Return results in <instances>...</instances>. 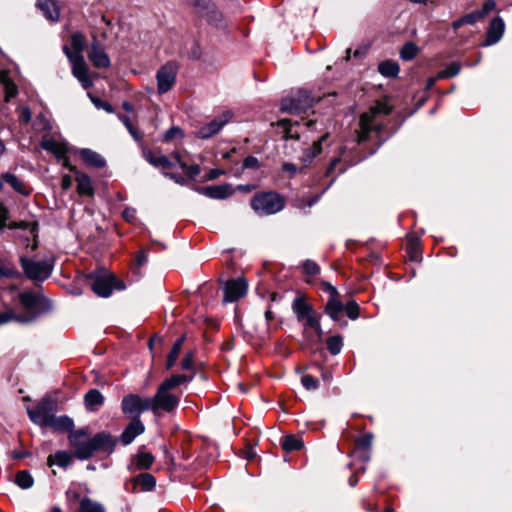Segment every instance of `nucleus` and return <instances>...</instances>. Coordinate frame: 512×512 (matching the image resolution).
<instances>
[{
	"label": "nucleus",
	"instance_id": "5",
	"mask_svg": "<svg viewBox=\"0 0 512 512\" xmlns=\"http://www.w3.org/2000/svg\"><path fill=\"white\" fill-rule=\"evenodd\" d=\"M22 268V276L35 282L42 283L47 280L53 271L54 262L34 260L28 256H21L19 259Z\"/></svg>",
	"mask_w": 512,
	"mask_h": 512
},
{
	"label": "nucleus",
	"instance_id": "35",
	"mask_svg": "<svg viewBox=\"0 0 512 512\" xmlns=\"http://www.w3.org/2000/svg\"><path fill=\"white\" fill-rule=\"evenodd\" d=\"M78 512H105L104 506L88 497L80 500Z\"/></svg>",
	"mask_w": 512,
	"mask_h": 512
},
{
	"label": "nucleus",
	"instance_id": "14",
	"mask_svg": "<svg viewBox=\"0 0 512 512\" xmlns=\"http://www.w3.org/2000/svg\"><path fill=\"white\" fill-rule=\"evenodd\" d=\"M88 58L93 66L98 69L108 68L111 65L109 56L104 51L103 46L96 39H94L91 44L90 50L88 52Z\"/></svg>",
	"mask_w": 512,
	"mask_h": 512
},
{
	"label": "nucleus",
	"instance_id": "7",
	"mask_svg": "<svg viewBox=\"0 0 512 512\" xmlns=\"http://www.w3.org/2000/svg\"><path fill=\"white\" fill-rule=\"evenodd\" d=\"M315 102L310 91L299 89L295 95L282 99L280 109L282 112L297 115L306 112Z\"/></svg>",
	"mask_w": 512,
	"mask_h": 512
},
{
	"label": "nucleus",
	"instance_id": "16",
	"mask_svg": "<svg viewBox=\"0 0 512 512\" xmlns=\"http://www.w3.org/2000/svg\"><path fill=\"white\" fill-rule=\"evenodd\" d=\"M229 113L223 114L222 116L215 118L208 124L202 126L197 131V136L202 139H208L219 132V130L228 122Z\"/></svg>",
	"mask_w": 512,
	"mask_h": 512
},
{
	"label": "nucleus",
	"instance_id": "8",
	"mask_svg": "<svg viewBox=\"0 0 512 512\" xmlns=\"http://www.w3.org/2000/svg\"><path fill=\"white\" fill-rule=\"evenodd\" d=\"M285 200L281 194H255L251 207L259 215H270L284 207Z\"/></svg>",
	"mask_w": 512,
	"mask_h": 512
},
{
	"label": "nucleus",
	"instance_id": "18",
	"mask_svg": "<svg viewBox=\"0 0 512 512\" xmlns=\"http://www.w3.org/2000/svg\"><path fill=\"white\" fill-rule=\"evenodd\" d=\"M77 154L87 166L97 169H101L106 166L105 158L101 154L89 148L78 149Z\"/></svg>",
	"mask_w": 512,
	"mask_h": 512
},
{
	"label": "nucleus",
	"instance_id": "21",
	"mask_svg": "<svg viewBox=\"0 0 512 512\" xmlns=\"http://www.w3.org/2000/svg\"><path fill=\"white\" fill-rule=\"evenodd\" d=\"M292 310L298 321H303L306 316L314 312V308L309 304L304 296L298 295L292 303Z\"/></svg>",
	"mask_w": 512,
	"mask_h": 512
},
{
	"label": "nucleus",
	"instance_id": "29",
	"mask_svg": "<svg viewBox=\"0 0 512 512\" xmlns=\"http://www.w3.org/2000/svg\"><path fill=\"white\" fill-rule=\"evenodd\" d=\"M41 147L46 151L53 153L57 158H65V154L67 153V147L65 144L57 142L54 139H43L41 142Z\"/></svg>",
	"mask_w": 512,
	"mask_h": 512
},
{
	"label": "nucleus",
	"instance_id": "37",
	"mask_svg": "<svg viewBox=\"0 0 512 512\" xmlns=\"http://www.w3.org/2000/svg\"><path fill=\"white\" fill-rule=\"evenodd\" d=\"M406 252L409 255L410 260L412 261H420L421 260V248L419 239L416 237H412L408 240L406 246Z\"/></svg>",
	"mask_w": 512,
	"mask_h": 512
},
{
	"label": "nucleus",
	"instance_id": "51",
	"mask_svg": "<svg viewBox=\"0 0 512 512\" xmlns=\"http://www.w3.org/2000/svg\"><path fill=\"white\" fill-rule=\"evenodd\" d=\"M304 326L311 329H319L320 316L314 311L304 318Z\"/></svg>",
	"mask_w": 512,
	"mask_h": 512
},
{
	"label": "nucleus",
	"instance_id": "36",
	"mask_svg": "<svg viewBox=\"0 0 512 512\" xmlns=\"http://www.w3.org/2000/svg\"><path fill=\"white\" fill-rule=\"evenodd\" d=\"M185 380L186 378L184 376L173 374L169 378H166L158 387L165 391L172 392V390L184 384Z\"/></svg>",
	"mask_w": 512,
	"mask_h": 512
},
{
	"label": "nucleus",
	"instance_id": "27",
	"mask_svg": "<svg viewBox=\"0 0 512 512\" xmlns=\"http://www.w3.org/2000/svg\"><path fill=\"white\" fill-rule=\"evenodd\" d=\"M6 183L15 192H24L27 189L26 184L12 173H4L0 178V191L3 189V185Z\"/></svg>",
	"mask_w": 512,
	"mask_h": 512
},
{
	"label": "nucleus",
	"instance_id": "60",
	"mask_svg": "<svg viewBox=\"0 0 512 512\" xmlns=\"http://www.w3.org/2000/svg\"><path fill=\"white\" fill-rule=\"evenodd\" d=\"M232 190V186L231 185H228V184H225V185H214V186H209L205 189L204 192H217V193H220V192H231Z\"/></svg>",
	"mask_w": 512,
	"mask_h": 512
},
{
	"label": "nucleus",
	"instance_id": "22",
	"mask_svg": "<svg viewBox=\"0 0 512 512\" xmlns=\"http://www.w3.org/2000/svg\"><path fill=\"white\" fill-rule=\"evenodd\" d=\"M374 119L367 115L365 112L359 118V130L357 131V142L362 143L369 139L371 132H373Z\"/></svg>",
	"mask_w": 512,
	"mask_h": 512
},
{
	"label": "nucleus",
	"instance_id": "63",
	"mask_svg": "<svg viewBox=\"0 0 512 512\" xmlns=\"http://www.w3.org/2000/svg\"><path fill=\"white\" fill-rule=\"evenodd\" d=\"M259 165V161L254 156H248L244 159L243 167L244 168H256Z\"/></svg>",
	"mask_w": 512,
	"mask_h": 512
},
{
	"label": "nucleus",
	"instance_id": "25",
	"mask_svg": "<svg viewBox=\"0 0 512 512\" xmlns=\"http://www.w3.org/2000/svg\"><path fill=\"white\" fill-rule=\"evenodd\" d=\"M9 220V210L6 206H4L2 203H0V230H3L5 228H8L10 230L14 229H27L29 224L25 222H15Z\"/></svg>",
	"mask_w": 512,
	"mask_h": 512
},
{
	"label": "nucleus",
	"instance_id": "54",
	"mask_svg": "<svg viewBox=\"0 0 512 512\" xmlns=\"http://www.w3.org/2000/svg\"><path fill=\"white\" fill-rule=\"evenodd\" d=\"M320 288L323 292H325L329 295L328 299H332V298L340 296V293L338 292L336 287L327 281H321Z\"/></svg>",
	"mask_w": 512,
	"mask_h": 512
},
{
	"label": "nucleus",
	"instance_id": "32",
	"mask_svg": "<svg viewBox=\"0 0 512 512\" xmlns=\"http://www.w3.org/2000/svg\"><path fill=\"white\" fill-rule=\"evenodd\" d=\"M328 137V133L324 134L319 140L315 141L311 148L307 149L302 157L303 167H306L322 150V142Z\"/></svg>",
	"mask_w": 512,
	"mask_h": 512
},
{
	"label": "nucleus",
	"instance_id": "58",
	"mask_svg": "<svg viewBox=\"0 0 512 512\" xmlns=\"http://www.w3.org/2000/svg\"><path fill=\"white\" fill-rule=\"evenodd\" d=\"M190 3L199 12L208 11L212 5L211 0H190Z\"/></svg>",
	"mask_w": 512,
	"mask_h": 512
},
{
	"label": "nucleus",
	"instance_id": "48",
	"mask_svg": "<svg viewBox=\"0 0 512 512\" xmlns=\"http://www.w3.org/2000/svg\"><path fill=\"white\" fill-rule=\"evenodd\" d=\"M184 137V132L180 127L173 126L164 134L163 140L166 142L172 141L174 139H182Z\"/></svg>",
	"mask_w": 512,
	"mask_h": 512
},
{
	"label": "nucleus",
	"instance_id": "9",
	"mask_svg": "<svg viewBox=\"0 0 512 512\" xmlns=\"http://www.w3.org/2000/svg\"><path fill=\"white\" fill-rule=\"evenodd\" d=\"M151 411L156 415L159 411L174 413L180 404V396L173 392L157 388L153 397H148Z\"/></svg>",
	"mask_w": 512,
	"mask_h": 512
},
{
	"label": "nucleus",
	"instance_id": "6",
	"mask_svg": "<svg viewBox=\"0 0 512 512\" xmlns=\"http://www.w3.org/2000/svg\"><path fill=\"white\" fill-rule=\"evenodd\" d=\"M56 410V399L46 395L37 402L35 408H27V414L34 424L40 427H46V424L49 422L50 418L54 416Z\"/></svg>",
	"mask_w": 512,
	"mask_h": 512
},
{
	"label": "nucleus",
	"instance_id": "15",
	"mask_svg": "<svg viewBox=\"0 0 512 512\" xmlns=\"http://www.w3.org/2000/svg\"><path fill=\"white\" fill-rule=\"evenodd\" d=\"M145 426L140 418H132L129 424L124 428L120 437L117 438L123 445L131 444L134 439L144 433Z\"/></svg>",
	"mask_w": 512,
	"mask_h": 512
},
{
	"label": "nucleus",
	"instance_id": "23",
	"mask_svg": "<svg viewBox=\"0 0 512 512\" xmlns=\"http://www.w3.org/2000/svg\"><path fill=\"white\" fill-rule=\"evenodd\" d=\"M37 8H39L44 16L52 21L57 22L60 19V10L56 5V2L53 0H39L36 4Z\"/></svg>",
	"mask_w": 512,
	"mask_h": 512
},
{
	"label": "nucleus",
	"instance_id": "41",
	"mask_svg": "<svg viewBox=\"0 0 512 512\" xmlns=\"http://www.w3.org/2000/svg\"><path fill=\"white\" fill-rule=\"evenodd\" d=\"M154 462V456L149 452H138L136 455V466L138 469H149Z\"/></svg>",
	"mask_w": 512,
	"mask_h": 512
},
{
	"label": "nucleus",
	"instance_id": "40",
	"mask_svg": "<svg viewBox=\"0 0 512 512\" xmlns=\"http://www.w3.org/2000/svg\"><path fill=\"white\" fill-rule=\"evenodd\" d=\"M327 349L331 355H337L343 347V338L340 335H334L326 340Z\"/></svg>",
	"mask_w": 512,
	"mask_h": 512
},
{
	"label": "nucleus",
	"instance_id": "52",
	"mask_svg": "<svg viewBox=\"0 0 512 512\" xmlns=\"http://www.w3.org/2000/svg\"><path fill=\"white\" fill-rule=\"evenodd\" d=\"M303 270L304 273L309 276H315L320 273L319 265L316 262L309 259L303 263Z\"/></svg>",
	"mask_w": 512,
	"mask_h": 512
},
{
	"label": "nucleus",
	"instance_id": "34",
	"mask_svg": "<svg viewBox=\"0 0 512 512\" xmlns=\"http://www.w3.org/2000/svg\"><path fill=\"white\" fill-rule=\"evenodd\" d=\"M392 112V107L386 100H378L376 103L365 112L371 118L376 119L379 115H389Z\"/></svg>",
	"mask_w": 512,
	"mask_h": 512
},
{
	"label": "nucleus",
	"instance_id": "62",
	"mask_svg": "<svg viewBox=\"0 0 512 512\" xmlns=\"http://www.w3.org/2000/svg\"><path fill=\"white\" fill-rule=\"evenodd\" d=\"M352 454L363 463L368 462L371 458L370 450L353 451Z\"/></svg>",
	"mask_w": 512,
	"mask_h": 512
},
{
	"label": "nucleus",
	"instance_id": "28",
	"mask_svg": "<svg viewBox=\"0 0 512 512\" xmlns=\"http://www.w3.org/2000/svg\"><path fill=\"white\" fill-rule=\"evenodd\" d=\"M280 445L285 452H292L301 450L304 442L301 437L289 434L281 438Z\"/></svg>",
	"mask_w": 512,
	"mask_h": 512
},
{
	"label": "nucleus",
	"instance_id": "4",
	"mask_svg": "<svg viewBox=\"0 0 512 512\" xmlns=\"http://www.w3.org/2000/svg\"><path fill=\"white\" fill-rule=\"evenodd\" d=\"M91 290L102 298L111 296L113 290L122 291L126 289V284L114 273L105 268L96 269L87 275Z\"/></svg>",
	"mask_w": 512,
	"mask_h": 512
},
{
	"label": "nucleus",
	"instance_id": "53",
	"mask_svg": "<svg viewBox=\"0 0 512 512\" xmlns=\"http://www.w3.org/2000/svg\"><path fill=\"white\" fill-rule=\"evenodd\" d=\"M119 119L123 122L125 127L128 129L130 134L133 136L134 139L139 140L141 138L140 133L138 130L133 126L130 119L126 115H119Z\"/></svg>",
	"mask_w": 512,
	"mask_h": 512
},
{
	"label": "nucleus",
	"instance_id": "3",
	"mask_svg": "<svg viewBox=\"0 0 512 512\" xmlns=\"http://www.w3.org/2000/svg\"><path fill=\"white\" fill-rule=\"evenodd\" d=\"M18 300L21 307L26 312L22 314V324H28L36 321L41 316L52 311V302L41 293L25 290L18 294Z\"/></svg>",
	"mask_w": 512,
	"mask_h": 512
},
{
	"label": "nucleus",
	"instance_id": "20",
	"mask_svg": "<svg viewBox=\"0 0 512 512\" xmlns=\"http://www.w3.org/2000/svg\"><path fill=\"white\" fill-rule=\"evenodd\" d=\"M105 398L98 389H90L84 395V406L88 412H97Z\"/></svg>",
	"mask_w": 512,
	"mask_h": 512
},
{
	"label": "nucleus",
	"instance_id": "44",
	"mask_svg": "<svg viewBox=\"0 0 512 512\" xmlns=\"http://www.w3.org/2000/svg\"><path fill=\"white\" fill-rule=\"evenodd\" d=\"M419 48L413 42H407L400 51V56L403 60H412L416 57Z\"/></svg>",
	"mask_w": 512,
	"mask_h": 512
},
{
	"label": "nucleus",
	"instance_id": "10",
	"mask_svg": "<svg viewBox=\"0 0 512 512\" xmlns=\"http://www.w3.org/2000/svg\"><path fill=\"white\" fill-rule=\"evenodd\" d=\"M121 409L125 415L131 418H140V414L151 411L149 398H143L138 394H128L121 401Z\"/></svg>",
	"mask_w": 512,
	"mask_h": 512
},
{
	"label": "nucleus",
	"instance_id": "57",
	"mask_svg": "<svg viewBox=\"0 0 512 512\" xmlns=\"http://www.w3.org/2000/svg\"><path fill=\"white\" fill-rule=\"evenodd\" d=\"M122 217L126 222L135 224L137 221L136 209L133 207H126L122 212Z\"/></svg>",
	"mask_w": 512,
	"mask_h": 512
},
{
	"label": "nucleus",
	"instance_id": "24",
	"mask_svg": "<svg viewBox=\"0 0 512 512\" xmlns=\"http://www.w3.org/2000/svg\"><path fill=\"white\" fill-rule=\"evenodd\" d=\"M64 165L75 173L77 192H92L91 180L87 174L79 172L74 166H70L68 158L65 159Z\"/></svg>",
	"mask_w": 512,
	"mask_h": 512
},
{
	"label": "nucleus",
	"instance_id": "30",
	"mask_svg": "<svg viewBox=\"0 0 512 512\" xmlns=\"http://www.w3.org/2000/svg\"><path fill=\"white\" fill-rule=\"evenodd\" d=\"M135 486H140L142 491H152L156 486V478L150 473H140L133 478Z\"/></svg>",
	"mask_w": 512,
	"mask_h": 512
},
{
	"label": "nucleus",
	"instance_id": "42",
	"mask_svg": "<svg viewBox=\"0 0 512 512\" xmlns=\"http://www.w3.org/2000/svg\"><path fill=\"white\" fill-rule=\"evenodd\" d=\"M373 434L366 433L355 439L354 442V450L353 451H361V450H370L372 446Z\"/></svg>",
	"mask_w": 512,
	"mask_h": 512
},
{
	"label": "nucleus",
	"instance_id": "61",
	"mask_svg": "<svg viewBox=\"0 0 512 512\" xmlns=\"http://www.w3.org/2000/svg\"><path fill=\"white\" fill-rule=\"evenodd\" d=\"M466 24H474L477 20L483 18L479 12V10L473 11L465 16H463Z\"/></svg>",
	"mask_w": 512,
	"mask_h": 512
},
{
	"label": "nucleus",
	"instance_id": "55",
	"mask_svg": "<svg viewBox=\"0 0 512 512\" xmlns=\"http://www.w3.org/2000/svg\"><path fill=\"white\" fill-rule=\"evenodd\" d=\"M194 353L187 352L181 360V368L186 371L194 370Z\"/></svg>",
	"mask_w": 512,
	"mask_h": 512
},
{
	"label": "nucleus",
	"instance_id": "19",
	"mask_svg": "<svg viewBox=\"0 0 512 512\" xmlns=\"http://www.w3.org/2000/svg\"><path fill=\"white\" fill-rule=\"evenodd\" d=\"M504 29L503 19L501 17L493 18L487 30L485 45L496 44L503 36Z\"/></svg>",
	"mask_w": 512,
	"mask_h": 512
},
{
	"label": "nucleus",
	"instance_id": "38",
	"mask_svg": "<svg viewBox=\"0 0 512 512\" xmlns=\"http://www.w3.org/2000/svg\"><path fill=\"white\" fill-rule=\"evenodd\" d=\"M399 65L391 60L383 61L378 66V71L386 77H395L399 73Z\"/></svg>",
	"mask_w": 512,
	"mask_h": 512
},
{
	"label": "nucleus",
	"instance_id": "64",
	"mask_svg": "<svg viewBox=\"0 0 512 512\" xmlns=\"http://www.w3.org/2000/svg\"><path fill=\"white\" fill-rule=\"evenodd\" d=\"M222 174H224V171L221 169H211L204 177V180L205 181L214 180Z\"/></svg>",
	"mask_w": 512,
	"mask_h": 512
},
{
	"label": "nucleus",
	"instance_id": "50",
	"mask_svg": "<svg viewBox=\"0 0 512 512\" xmlns=\"http://www.w3.org/2000/svg\"><path fill=\"white\" fill-rule=\"evenodd\" d=\"M301 383L307 390H316L319 387L318 379L310 374L302 376Z\"/></svg>",
	"mask_w": 512,
	"mask_h": 512
},
{
	"label": "nucleus",
	"instance_id": "43",
	"mask_svg": "<svg viewBox=\"0 0 512 512\" xmlns=\"http://www.w3.org/2000/svg\"><path fill=\"white\" fill-rule=\"evenodd\" d=\"M22 314L16 313L13 309L9 308L0 313V326L9 322L15 321L22 324Z\"/></svg>",
	"mask_w": 512,
	"mask_h": 512
},
{
	"label": "nucleus",
	"instance_id": "33",
	"mask_svg": "<svg viewBox=\"0 0 512 512\" xmlns=\"http://www.w3.org/2000/svg\"><path fill=\"white\" fill-rule=\"evenodd\" d=\"M185 341V335L180 336L172 345V348L167 356L166 360V369L171 370L173 366L175 365L179 353L182 349L183 343Z\"/></svg>",
	"mask_w": 512,
	"mask_h": 512
},
{
	"label": "nucleus",
	"instance_id": "2",
	"mask_svg": "<svg viewBox=\"0 0 512 512\" xmlns=\"http://www.w3.org/2000/svg\"><path fill=\"white\" fill-rule=\"evenodd\" d=\"M70 40L72 49L64 45L63 52L71 63L73 76L81 83L84 89H88L93 85V82L89 75L88 65L82 55L86 46V37L81 32H74Z\"/></svg>",
	"mask_w": 512,
	"mask_h": 512
},
{
	"label": "nucleus",
	"instance_id": "39",
	"mask_svg": "<svg viewBox=\"0 0 512 512\" xmlns=\"http://www.w3.org/2000/svg\"><path fill=\"white\" fill-rule=\"evenodd\" d=\"M15 483L22 489H29L33 486L34 480L28 471L22 470L16 474Z\"/></svg>",
	"mask_w": 512,
	"mask_h": 512
},
{
	"label": "nucleus",
	"instance_id": "12",
	"mask_svg": "<svg viewBox=\"0 0 512 512\" xmlns=\"http://www.w3.org/2000/svg\"><path fill=\"white\" fill-rule=\"evenodd\" d=\"M177 69L173 63H167L157 72V86L160 94L168 92L176 80Z\"/></svg>",
	"mask_w": 512,
	"mask_h": 512
},
{
	"label": "nucleus",
	"instance_id": "11",
	"mask_svg": "<svg viewBox=\"0 0 512 512\" xmlns=\"http://www.w3.org/2000/svg\"><path fill=\"white\" fill-rule=\"evenodd\" d=\"M247 281L243 277L229 279L223 288V302H235L246 294Z\"/></svg>",
	"mask_w": 512,
	"mask_h": 512
},
{
	"label": "nucleus",
	"instance_id": "47",
	"mask_svg": "<svg viewBox=\"0 0 512 512\" xmlns=\"http://www.w3.org/2000/svg\"><path fill=\"white\" fill-rule=\"evenodd\" d=\"M278 126L284 129V138L285 139H299V134L297 132H293L291 128V121L288 119H283L278 122Z\"/></svg>",
	"mask_w": 512,
	"mask_h": 512
},
{
	"label": "nucleus",
	"instance_id": "13",
	"mask_svg": "<svg viewBox=\"0 0 512 512\" xmlns=\"http://www.w3.org/2000/svg\"><path fill=\"white\" fill-rule=\"evenodd\" d=\"M344 303L341 295L332 299H328L324 306V313L331 318L332 321L339 324L341 328H345L348 322L343 319Z\"/></svg>",
	"mask_w": 512,
	"mask_h": 512
},
{
	"label": "nucleus",
	"instance_id": "17",
	"mask_svg": "<svg viewBox=\"0 0 512 512\" xmlns=\"http://www.w3.org/2000/svg\"><path fill=\"white\" fill-rule=\"evenodd\" d=\"M46 427H50L56 432L68 433V435H71L77 431L74 430L73 419L67 415H62L59 417L54 415L52 418H50L49 422L46 424Z\"/></svg>",
	"mask_w": 512,
	"mask_h": 512
},
{
	"label": "nucleus",
	"instance_id": "26",
	"mask_svg": "<svg viewBox=\"0 0 512 512\" xmlns=\"http://www.w3.org/2000/svg\"><path fill=\"white\" fill-rule=\"evenodd\" d=\"M144 157L151 165L156 168L165 170L173 167V163L169 160V158L162 154H155L152 151H145Z\"/></svg>",
	"mask_w": 512,
	"mask_h": 512
},
{
	"label": "nucleus",
	"instance_id": "49",
	"mask_svg": "<svg viewBox=\"0 0 512 512\" xmlns=\"http://www.w3.org/2000/svg\"><path fill=\"white\" fill-rule=\"evenodd\" d=\"M321 194H315L314 196L306 199L304 196L295 200V205L298 208L311 207L319 201Z\"/></svg>",
	"mask_w": 512,
	"mask_h": 512
},
{
	"label": "nucleus",
	"instance_id": "56",
	"mask_svg": "<svg viewBox=\"0 0 512 512\" xmlns=\"http://www.w3.org/2000/svg\"><path fill=\"white\" fill-rule=\"evenodd\" d=\"M182 170L185 172L187 180H194L200 174L201 168L198 164L190 166L186 164V169Z\"/></svg>",
	"mask_w": 512,
	"mask_h": 512
},
{
	"label": "nucleus",
	"instance_id": "46",
	"mask_svg": "<svg viewBox=\"0 0 512 512\" xmlns=\"http://www.w3.org/2000/svg\"><path fill=\"white\" fill-rule=\"evenodd\" d=\"M344 307V314H346L349 319L356 320L360 316V306L356 301H348L344 304Z\"/></svg>",
	"mask_w": 512,
	"mask_h": 512
},
{
	"label": "nucleus",
	"instance_id": "59",
	"mask_svg": "<svg viewBox=\"0 0 512 512\" xmlns=\"http://www.w3.org/2000/svg\"><path fill=\"white\" fill-rule=\"evenodd\" d=\"M496 8V2L494 0H486L479 12L482 17L492 12Z\"/></svg>",
	"mask_w": 512,
	"mask_h": 512
},
{
	"label": "nucleus",
	"instance_id": "45",
	"mask_svg": "<svg viewBox=\"0 0 512 512\" xmlns=\"http://www.w3.org/2000/svg\"><path fill=\"white\" fill-rule=\"evenodd\" d=\"M461 64L459 62H451L444 70L438 73V78H452L459 74Z\"/></svg>",
	"mask_w": 512,
	"mask_h": 512
},
{
	"label": "nucleus",
	"instance_id": "1",
	"mask_svg": "<svg viewBox=\"0 0 512 512\" xmlns=\"http://www.w3.org/2000/svg\"><path fill=\"white\" fill-rule=\"evenodd\" d=\"M68 441L73 448V456L78 460H88L96 453L110 455L118 443V439L109 431H101L90 437L89 427H82L68 435Z\"/></svg>",
	"mask_w": 512,
	"mask_h": 512
},
{
	"label": "nucleus",
	"instance_id": "31",
	"mask_svg": "<svg viewBox=\"0 0 512 512\" xmlns=\"http://www.w3.org/2000/svg\"><path fill=\"white\" fill-rule=\"evenodd\" d=\"M72 461V455L67 451H57L54 455H49L47 465L49 467L57 464L59 467L66 468Z\"/></svg>",
	"mask_w": 512,
	"mask_h": 512
}]
</instances>
